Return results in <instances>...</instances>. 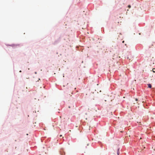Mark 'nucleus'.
<instances>
[{
	"mask_svg": "<svg viewBox=\"0 0 155 155\" xmlns=\"http://www.w3.org/2000/svg\"><path fill=\"white\" fill-rule=\"evenodd\" d=\"M149 48H155V42H153L151 43L150 45Z\"/></svg>",
	"mask_w": 155,
	"mask_h": 155,
	"instance_id": "obj_1",
	"label": "nucleus"
},
{
	"mask_svg": "<svg viewBox=\"0 0 155 155\" xmlns=\"http://www.w3.org/2000/svg\"><path fill=\"white\" fill-rule=\"evenodd\" d=\"M135 100H136V101H138V99H137L136 98V99H135Z\"/></svg>",
	"mask_w": 155,
	"mask_h": 155,
	"instance_id": "obj_5",
	"label": "nucleus"
},
{
	"mask_svg": "<svg viewBox=\"0 0 155 155\" xmlns=\"http://www.w3.org/2000/svg\"><path fill=\"white\" fill-rule=\"evenodd\" d=\"M20 72H21V71H20Z\"/></svg>",
	"mask_w": 155,
	"mask_h": 155,
	"instance_id": "obj_9",
	"label": "nucleus"
},
{
	"mask_svg": "<svg viewBox=\"0 0 155 155\" xmlns=\"http://www.w3.org/2000/svg\"><path fill=\"white\" fill-rule=\"evenodd\" d=\"M118 37H119V36L117 37V39H118Z\"/></svg>",
	"mask_w": 155,
	"mask_h": 155,
	"instance_id": "obj_6",
	"label": "nucleus"
},
{
	"mask_svg": "<svg viewBox=\"0 0 155 155\" xmlns=\"http://www.w3.org/2000/svg\"><path fill=\"white\" fill-rule=\"evenodd\" d=\"M131 5H128V7L129 8H131Z\"/></svg>",
	"mask_w": 155,
	"mask_h": 155,
	"instance_id": "obj_4",
	"label": "nucleus"
},
{
	"mask_svg": "<svg viewBox=\"0 0 155 155\" xmlns=\"http://www.w3.org/2000/svg\"><path fill=\"white\" fill-rule=\"evenodd\" d=\"M148 87L150 88H151L152 87V86H151V85L150 84H148Z\"/></svg>",
	"mask_w": 155,
	"mask_h": 155,
	"instance_id": "obj_2",
	"label": "nucleus"
},
{
	"mask_svg": "<svg viewBox=\"0 0 155 155\" xmlns=\"http://www.w3.org/2000/svg\"><path fill=\"white\" fill-rule=\"evenodd\" d=\"M120 35H121V34L120 33Z\"/></svg>",
	"mask_w": 155,
	"mask_h": 155,
	"instance_id": "obj_8",
	"label": "nucleus"
},
{
	"mask_svg": "<svg viewBox=\"0 0 155 155\" xmlns=\"http://www.w3.org/2000/svg\"><path fill=\"white\" fill-rule=\"evenodd\" d=\"M153 71L155 73V68H153L152 69Z\"/></svg>",
	"mask_w": 155,
	"mask_h": 155,
	"instance_id": "obj_3",
	"label": "nucleus"
},
{
	"mask_svg": "<svg viewBox=\"0 0 155 155\" xmlns=\"http://www.w3.org/2000/svg\"><path fill=\"white\" fill-rule=\"evenodd\" d=\"M124 41H122V43H124Z\"/></svg>",
	"mask_w": 155,
	"mask_h": 155,
	"instance_id": "obj_7",
	"label": "nucleus"
}]
</instances>
